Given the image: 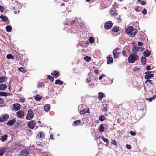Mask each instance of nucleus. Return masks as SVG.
I'll return each mask as SVG.
<instances>
[{
    "label": "nucleus",
    "instance_id": "obj_1",
    "mask_svg": "<svg viewBox=\"0 0 156 156\" xmlns=\"http://www.w3.org/2000/svg\"><path fill=\"white\" fill-rule=\"evenodd\" d=\"M133 27L132 26H130L128 28L126 29L125 30L126 33L129 35L131 37L133 36L137 32V30H134Z\"/></svg>",
    "mask_w": 156,
    "mask_h": 156
},
{
    "label": "nucleus",
    "instance_id": "obj_2",
    "mask_svg": "<svg viewBox=\"0 0 156 156\" xmlns=\"http://www.w3.org/2000/svg\"><path fill=\"white\" fill-rule=\"evenodd\" d=\"M138 56L135 54H131L129 56L128 60L129 63H133L138 58Z\"/></svg>",
    "mask_w": 156,
    "mask_h": 156
},
{
    "label": "nucleus",
    "instance_id": "obj_3",
    "mask_svg": "<svg viewBox=\"0 0 156 156\" xmlns=\"http://www.w3.org/2000/svg\"><path fill=\"white\" fill-rule=\"evenodd\" d=\"M34 113L33 110L30 109L28 110V113L26 117V119L27 120H30L32 119L34 117Z\"/></svg>",
    "mask_w": 156,
    "mask_h": 156
},
{
    "label": "nucleus",
    "instance_id": "obj_4",
    "mask_svg": "<svg viewBox=\"0 0 156 156\" xmlns=\"http://www.w3.org/2000/svg\"><path fill=\"white\" fill-rule=\"evenodd\" d=\"M151 71H147L145 73L146 75L144 76L145 79H149L151 77H154V75L153 74L151 73Z\"/></svg>",
    "mask_w": 156,
    "mask_h": 156
},
{
    "label": "nucleus",
    "instance_id": "obj_5",
    "mask_svg": "<svg viewBox=\"0 0 156 156\" xmlns=\"http://www.w3.org/2000/svg\"><path fill=\"white\" fill-rule=\"evenodd\" d=\"M9 117V116L8 114H3L0 117V121L3 122L8 119Z\"/></svg>",
    "mask_w": 156,
    "mask_h": 156
},
{
    "label": "nucleus",
    "instance_id": "obj_6",
    "mask_svg": "<svg viewBox=\"0 0 156 156\" xmlns=\"http://www.w3.org/2000/svg\"><path fill=\"white\" fill-rule=\"evenodd\" d=\"M36 122L34 120L29 122L27 123V126L30 129H34L36 125Z\"/></svg>",
    "mask_w": 156,
    "mask_h": 156
},
{
    "label": "nucleus",
    "instance_id": "obj_7",
    "mask_svg": "<svg viewBox=\"0 0 156 156\" xmlns=\"http://www.w3.org/2000/svg\"><path fill=\"white\" fill-rule=\"evenodd\" d=\"M112 25L113 24L111 23V21H108L105 23V28L106 30L110 29L112 27Z\"/></svg>",
    "mask_w": 156,
    "mask_h": 156
},
{
    "label": "nucleus",
    "instance_id": "obj_8",
    "mask_svg": "<svg viewBox=\"0 0 156 156\" xmlns=\"http://www.w3.org/2000/svg\"><path fill=\"white\" fill-rule=\"evenodd\" d=\"M17 117L19 118H22L24 115V112L23 111L20 110L16 112Z\"/></svg>",
    "mask_w": 156,
    "mask_h": 156
},
{
    "label": "nucleus",
    "instance_id": "obj_9",
    "mask_svg": "<svg viewBox=\"0 0 156 156\" xmlns=\"http://www.w3.org/2000/svg\"><path fill=\"white\" fill-rule=\"evenodd\" d=\"M119 50L118 48H115L113 51V54L114 59L117 58L119 55V52L117 51Z\"/></svg>",
    "mask_w": 156,
    "mask_h": 156
},
{
    "label": "nucleus",
    "instance_id": "obj_10",
    "mask_svg": "<svg viewBox=\"0 0 156 156\" xmlns=\"http://www.w3.org/2000/svg\"><path fill=\"white\" fill-rule=\"evenodd\" d=\"M29 152L25 150H23L21 151V154L18 156H28L29 155Z\"/></svg>",
    "mask_w": 156,
    "mask_h": 156
},
{
    "label": "nucleus",
    "instance_id": "obj_11",
    "mask_svg": "<svg viewBox=\"0 0 156 156\" xmlns=\"http://www.w3.org/2000/svg\"><path fill=\"white\" fill-rule=\"evenodd\" d=\"M13 108L15 111H17L20 108V105L18 103L15 104L13 105Z\"/></svg>",
    "mask_w": 156,
    "mask_h": 156
},
{
    "label": "nucleus",
    "instance_id": "obj_12",
    "mask_svg": "<svg viewBox=\"0 0 156 156\" xmlns=\"http://www.w3.org/2000/svg\"><path fill=\"white\" fill-rule=\"evenodd\" d=\"M44 137V132L42 131L38 133L37 136V138H38L42 139Z\"/></svg>",
    "mask_w": 156,
    "mask_h": 156
},
{
    "label": "nucleus",
    "instance_id": "obj_13",
    "mask_svg": "<svg viewBox=\"0 0 156 156\" xmlns=\"http://www.w3.org/2000/svg\"><path fill=\"white\" fill-rule=\"evenodd\" d=\"M16 121L15 119H12L9 121L6 124L7 125L12 126L15 123Z\"/></svg>",
    "mask_w": 156,
    "mask_h": 156
},
{
    "label": "nucleus",
    "instance_id": "obj_14",
    "mask_svg": "<svg viewBox=\"0 0 156 156\" xmlns=\"http://www.w3.org/2000/svg\"><path fill=\"white\" fill-rule=\"evenodd\" d=\"M44 111L46 112H48L50 109V105L49 104H46L44 106Z\"/></svg>",
    "mask_w": 156,
    "mask_h": 156
},
{
    "label": "nucleus",
    "instance_id": "obj_15",
    "mask_svg": "<svg viewBox=\"0 0 156 156\" xmlns=\"http://www.w3.org/2000/svg\"><path fill=\"white\" fill-rule=\"evenodd\" d=\"M7 86L6 84H1L0 85V90H6Z\"/></svg>",
    "mask_w": 156,
    "mask_h": 156
},
{
    "label": "nucleus",
    "instance_id": "obj_16",
    "mask_svg": "<svg viewBox=\"0 0 156 156\" xmlns=\"http://www.w3.org/2000/svg\"><path fill=\"white\" fill-rule=\"evenodd\" d=\"M116 10L114 9H112L110 11L111 15L114 16H115L117 15V13H116Z\"/></svg>",
    "mask_w": 156,
    "mask_h": 156
},
{
    "label": "nucleus",
    "instance_id": "obj_17",
    "mask_svg": "<svg viewBox=\"0 0 156 156\" xmlns=\"http://www.w3.org/2000/svg\"><path fill=\"white\" fill-rule=\"evenodd\" d=\"M152 80L148 79L145 82V84L147 86L150 87V84L152 85H153V84L152 82Z\"/></svg>",
    "mask_w": 156,
    "mask_h": 156
},
{
    "label": "nucleus",
    "instance_id": "obj_18",
    "mask_svg": "<svg viewBox=\"0 0 156 156\" xmlns=\"http://www.w3.org/2000/svg\"><path fill=\"white\" fill-rule=\"evenodd\" d=\"M0 18L4 22H6L8 20V18L6 16H3L2 15H1L0 16Z\"/></svg>",
    "mask_w": 156,
    "mask_h": 156
},
{
    "label": "nucleus",
    "instance_id": "obj_19",
    "mask_svg": "<svg viewBox=\"0 0 156 156\" xmlns=\"http://www.w3.org/2000/svg\"><path fill=\"white\" fill-rule=\"evenodd\" d=\"M51 75L53 76L55 78H56L59 75V73L57 71H54L52 72Z\"/></svg>",
    "mask_w": 156,
    "mask_h": 156
},
{
    "label": "nucleus",
    "instance_id": "obj_20",
    "mask_svg": "<svg viewBox=\"0 0 156 156\" xmlns=\"http://www.w3.org/2000/svg\"><path fill=\"white\" fill-rule=\"evenodd\" d=\"M98 99L99 100H101L104 97V94L102 92H99L98 94Z\"/></svg>",
    "mask_w": 156,
    "mask_h": 156
},
{
    "label": "nucleus",
    "instance_id": "obj_21",
    "mask_svg": "<svg viewBox=\"0 0 156 156\" xmlns=\"http://www.w3.org/2000/svg\"><path fill=\"white\" fill-rule=\"evenodd\" d=\"M150 51L147 50L143 53V54L145 57H148L150 55Z\"/></svg>",
    "mask_w": 156,
    "mask_h": 156
},
{
    "label": "nucleus",
    "instance_id": "obj_22",
    "mask_svg": "<svg viewBox=\"0 0 156 156\" xmlns=\"http://www.w3.org/2000/svg\"><path fill=\"white\" fill-rule=\"evenodd\" d=\"M5 152V149L4 148L0 149V156H2Z\"/></svg>",
    "mask_w": 156,
    "mask_h": 156
},
{
    "label": "nucleus",
    "instance_id": "obj_23",
    "mask_svg": "<svg viewBox=\"0 0 156 156\" xmlns=\"http://www.w3.org/2000/svg\"><path fill=\"white\" fill-rule=\"evenodd\" d=\"M89 112V109L87 108H85L84 109L82 110L80 112L81 114H83L85 113H88Z\"/></svg>",
    "mask_w": 156,
    "mask_h": 156
},
{
    "label": "nucleus",
    "instance_id": "obj_24",
    "mask_svg": "<svg viewBox=\"0 0 156 156\" xmlns=\"http://www.w3.org/2000/svg\"><path fill=\"white\" fill-rule=\"evenodd\" d=\"M107 63L108 64H109L113 62V58L112 57H109L107 58Z\"/></svg>",
    "mask_w": 156,
    "mask_h": 156
},
{
    "label": "nucleus",
    "instance_id": "obj_25",
    "mask_svg": "<svg viewBox=\"0 0 156 156\" xmlns=\"http://www.w3.org/2000/svg\"><path fill=\"white\" fill-rule=\"evenodd\" d=\"M42 98V97L39 94H37L35 97V99L37 101H40Z\"/></svg>",
    "mask_w": 156,
    "mask_h": 156
},
{
    "label": "nucleus",
    "instance_id": "obj_26",
    "mask_svg": "<svg viewBox=\"0 0 156 156\" xmlns=\"http://www.w3.org/2000/svg\"><path fill=\"white\" fill-rule=\"evenodd\" d=\"M7 135H4V136H2L1 138L0 139L2 141L4 142L5 140H6L7 137Z\"/></svg>",
    "mask_w": 156,
    "mask_h": 156
},
{
    "label": "nucleus",
    "instance_id": "obj_27",
    "mask_svg": "<svg viewBox=\"0 0 156 156\" xmlns=\"http://www.w3.org/2000/svg\"><path fill=\"white\" fill-rule=\"evenodd\" d=\"M141 62L143 65L146 64V58L145 57H142L141 58Z\"/></svg>",
    "mask_w": 156,
    "mask_h": 156
},
{
    "label": "nucleus",
    "instance_id": "obj_28",
    "mask_svg": "<svg viewBox=\"0 0 156 156\" xmlns=\"http://www.w3.org/2000/svg\"><path fill=\"white\" fill-rule=\"evenodd\" d=\"M12 29V27L9 25H8L6 27V31L8 32H10Z\"/></svg>",
    "mask_w": 156,
    "mask_h": 156
},
{
    "label": "nucleus",
    "instance_id": "obj_29",
    "mask_svg": "<svg viewBox=\"0 0 156 156\" xmlns=\"http://www.w3.org/2000/svg\"><path fill=\"white\" fill-rule=\"evenodd\" d=\"M55 84L62 85L63 83V82L59 80H57L55 82Z\"/></svg>",
    "mask_w": 156,
    "mask_h": 156
},
{
    "label": "nucleus",
    "instance_id": "obj_30",
    "mask_svg": "<svg viewBox=\"0 0 156 156\" xmlns=\"http://www.w3.org/2000/svg\"><path fill=\"white\" fill-rule=\"evenodd\" d=\"M101 138L105 142H106L107 144L109 143L108 140L106 138H104L103 136H101Z\"/></svg>",
    "mask_w": 156,
    "mask_h": 156
},
{
    "label": "nucleus",
    "instance_id": "obj_31",
    "mask_svg": "<svg viewBox=\"0 0 156 156\" xmlns=\"http://www.w3.org/2000/svg\"><path fill=\"white\" fill-rule=\"evenodd\" d=\"M6 58L8 59H13L14 58V56L11 54H9V55H7L6 56Z\"/></svg>",
    "mask_w": 156,
    "mask_h": 156
},
{
    "label": "nucleus",
    "instance_id": "obj_32",
    "mask_svg": "<svg viewBox=\"0 0 156 156\" xmlns=\"http://www.w3.org/2000/svg\"><path fill=\"white\" fill-rule=\"evenodd\" d=\"M18 69L19 71L23 73H25L26 71V69L22 67L19 68Z\"/></svg>",
    "mask_w": 156,
    "mask_h": 156
},
{
    "label": "nucleus",
    "instance_id": "obj_33",
    "mask_svg": "<svg viewBox=\"0 0 156 156\" xmlns=\"http://www.w3.org/2000/svg\"><path fill=\"white\" fill-rule=\"evenodd\" d=\"M104 127L102 124H101L100 126L99 130L101 132H102L104 131Z\"/></svg>",
    "mask_w": 156,
    "mask_h": 156
},
{
    "label": "nucleus",
    "instance_id": "obj_34",
    "mask_svg": "<svg viewBox=\"0 0 156 156\" xmlns=\"http://www.w3.org/2000/svg\"><path fill=\"white\" fill-rule=\"evenodd\" d=\"M111 143L113 145L116 146L117 147H118V145L117 144L116 141L114 140H111Z\"/></svg>",
    "mask_w": 156,
    "mask_h": 156
},
{
    "label": "nucleus",
    "instance_id": "obj_35",
    "mask_svg": "<svg viewBox=\"0 0 156 156\" xmlns=\"http://www.w3.org/2000/svg\"><path fill=\"white\" fill-rule=\"evenodd\" d=\"M74 123L76 126H78L80 123V120L74 121L73 122Z\"/></svg>",
    "mask_w": 156,
    "mask_h": 156
},
{
    "label": "nucleus",
    "instance_id": "obj_36",
    "mask_svg": "<svg viewBox=\"0 0 156 156\" xmlns=\"http://www.w3.org/2000/svg\"><path fill=\"white\" fill-rule=\"evenodd\" d=\"M84 59L87 62H89L91 59V58L87 56L84 58Z\"/></svg>",
    "mask_w": 156,
    "mask_h": 156
},
{
    "label": "nucleus",
    "instance_id": "obj_37",
    "mask_svg": "<svg viewBox=\"0 0 156 156\" xmlns=\"http://www.w3.org/2000/svg\"><path fill=\"white\" fill-rule=\"evenodd\" d=\"M44 84L42 83H38L37 87L38 88L44 87Z\"/></svg>",
    "mask_w": 156,
    "mask_h": 156
},
{
    "label": "nucleus",
    "instance_id": "obj_38",
    "mask_svg": "<svg viewBox=\"0 0 156 156\" xmlns=\"http://www.w3.org/2000/svg\"><path fill=\"white\" fill-rule=\"evenodd\" d=\"M105 117L103 115H101L99 117V120L100 121H103L105 120Z\"/></svg>",
    "mask_w": 156,
    "mask_h": 156
},
{
    "label": "nucleus",
    "instance_id": "obj_39",
    "mask_svg": "<svg viewBox=\"0 0 156 156\" xmlns=\"http://www.w3.org/2000/svg\"><path fill=\"white\" fill-rule=\"evenodd\" d=\"M137 1L139 2H140L141 5H145L146 4L145 2L141 1V0H137Z\"/></svg>",
    "mask_w": 156,
    "mask_h": 156
},
{
    "label": "nucleus",
    "instance_id": "obj_40",
    "mask_svg": "<svg viewBox=\"0 0 156 156\" xmlns=\"http://www.w3.org/2000/svg\"><path fill=\"white\" fill-rule=\"evenodd\" d=\"M114 4L113 5H112V9H115L117 8V4L115 2H114Z\"/></svg>",
    "mask_w": 156,
    "mask_h": 156
},
{
    "label": "nucleus",
    "instance_id": "obj_41",
    "mask_svg": "<svg viewBox=\"0 0 156 156\" xmlns=\"http://www.w3.org/2000/svg\"><path fill=\"white\" fill-rule=\"evenodd\" d=\"M7 95V94L4 92H0V95L2 96H6Z\"/></svg>",
    "mask_w": 156,
    "mask_h": 156
},
{
    "label": "nucleus",
    "instance_id": "obj_42",
    "mask_svg": "<svg viewBox=\"0 0 156 156\" xmlns=\"http://www.w3.org/2000/svg\"><path fill=\"white\" fill-rule=\"evenodd\" d=\"M89 41L91 43H93L94 42V39L92 37H89Z\"/></svg>",
    "mask_w": 156,
    "mask_h": 156
},
{
    "label": "nucleus",
    "instance_id": "obj_43",
    "mask_svg": "<svg viewBox=\"0 0 156 156\" xmlns=\"http://www.w3.org/2000/svg\"><path fill=\"white\" fill-rule=\"evenodd\" d=\"M5 80V77L4 76L0 77V82L2 83Z\"/></svg>",
    "mask_w": 156,
    "mask_h": 156
},
{
    "label": "nucleus",
    "instance_id": "obj_44",
    "mask_svg": "<svg viewBox=\"0 0 156 156\" xmlns=\"http://www.w3.org/2000/svg\"><path fill=\"white\" fill-rule=\"evenodd\" d=\"M48 78L51 81H53L54 80V78L51 76H48Z\"/></svg>",
    "mask_w": 156,
    "mask_h": 156
},
{
    "label": "nucleus",
    "instance_id": "obj_45",
    "mask_svg": "<svg viewBox=\"0 0 156 156\" xmlns=\"http://www.w3.org/2000/svg\"><path fill=\"white\" fill-rule=\"evenodd\" d=\"M112 30L114 32H117L118 31V29L117 27H115V28L113 27L112 29Z\"/></svg>",
    "mask_w": 156,
    "mask_h": 156
},
{
    "label": "nucleus",
    "instance_id": "obj_46",
    "mask_svg": "<svg viewBox=\"0 0 156 156\" xmlns=\"http://www.w3.org/2000/svg\"><path fill=\"white\" fill-rule=\"evenodd\" d=\"M130 133L131 135L134 136L135 135L136 133L135 132L133 131H130Z\"/></svg>",
    "mask_w": 156,
    "mask_h": 156
},
{
    "label": "nucleus",
    "instance_id": "obj_47",
    "mask_svg": "<svg viewBox=\"0 0 156 156\" xmlns=\"http://www.w3.org/2000/svg\"><path fill=\"white\" fill-rule=\"evenodd\" d=\"M103 106H104V107H103V111H105L107 110V107L106 105L105 104V105H104Z\"/></svg>",
    "mask_w": 156,
    "mask_h": 156
},
{
    "label": "nucleus",
    "instance_id": "obj_48",
    "mask_svg": "<svg viewBox=\"0 0 156 156\" xmlns=\"http://www.w3.org/2000/svg\"><path fill=\"white\" fill-rule=\"evenodd\" d=\"M20 101L22 103H23L25 102V99L23 98H21L20 99Z\"/></svg>",
    "mask_w": 156,
    "mask_h": 156
},
{
    "label": "nucleus",
    "instance_id": "obj_49",
    "mask_svg": "<svg viewBox=\"0 0 156 156\" xmlns=\"http://www.w3.org/2000/svg\"><path fill=\"white\" fill-rule=\"evenodd\" d=\"M122 54L123 56H125L126 54V52L125 50H123L122 51Z\"/></svg>",
    "mask_w": 156,
    "mask_h": 156
},
{
    "label": "nucleus",
    "instance_id": "obj_50",
    "mask_svg": "<svg viewBox=\"0 0 156 156\" xmlns=\"http://www.w3.org/2000/svg\"><path fill=\"white\" fill-rule=\"evenodd\" d=\"M142 12L144 14H146L147 13V10L145 9H144V10L142 11Z\"/></svg>",
    "mask_w": 156,
    "mask_h": 156
},
{
    "label": "nucleus",
    "instance_id": "obj_51",
    "mask_svg": "<svg viewBox=\"0 0 156 156\" xmlns=\"http://www.w3.org/2000/svg\"><path fill=\"white\" fill-rule=\"evenodd\" d=\"M126 147L129 149H130L131 148V146L130 145L128 144H126Z\"/></svg>",
    "mask_w": 156,
    "mask_h": 156
},
{
    "label": "nucleus",
    "instance_id": "obj_52",
    "mask_svg": "<svg viewBox=\"0 0 156 156\" xmlns=\"http://www.w3.org/2000/svg\"><path fill=\"white\" fill-rule=\"evenodd\" d=\"M134 48L135 50L137 51L140 50V48L138 47H135Z\"/></svg>",
    "mask_w": 156,
    "mask_h": 156
},
{
    "label": "nucleus",
    "instance_id": "obj_53",
    "mask_svg": "<svg viewBox=\"0 0 156 156\" xmlns=\"http://www.w3.org/2000/svg\"><path fill=\"white\" fill-rule=\"evenodd\" d=\"M91 80V79L90 78H88L86 80V82L87 83H89Z\"/></svg>",
    "mask_w": 156,
    "mask_h": 156
},
{
    "label": "nucleus",
    "instance_id": "obj_54",
    "mask_svg": "<svg viewBox=\"0 0 156 156\" xmlns=\"http://www.w3.org/2000/svg\"><path fill=\"white\" fill-rule=\"evenodd\" d=\"M3 10H4V8L3 7L0 5V11L1 12H3Z\"/></svg>",
    "mask_w": 156,
    "mask_h": 156
},
{
    "label": "nucleus",
    "instance_id": "obj_55",
    "mask_svg": "<svg viewBox=\"0 0 156 156\" xmlns=\"http://www.w3.org/2000/svg\"><path fill=\"white\" fill-rule=\"evenodd\" d=\"M140 69L139 68H134L133 69V71L135 72L139 71Z\"/></svg>",
    "mask_w": 156,
    "mask_h": 156
},
{
    "label": "nucleus",
    "instance_id": "obj_56",
    "mask_svg": "<svg viewBox=\"0 0 156 156\" xmlns=\"http://www.w3.org/2000/svg\"><path fill=\"white\" fill-rule=\"evenodd\" d=\"M143 44V43L142 42H138V44L139 46H141Z\"/></svg>",
    "mask_w": 156,
    "mask_h": 156
},
{
    "label": "nucleus",
    "instance_id": "obj_57",
    "mask_svg": "<svg viewBox=\"0 0 156 156\" xmlns=\"http://www.w3.org/2000/svg\"><path fill=\"white\" fill-rule=\"evenodd\" d=\"M146 69L147 70H150L151 69V67L149 66H146Z\"/></svg>",
    "mask_w": 156,
    "mask_h": 156
},
{
    "label": "nucleus",
    "instance_id": "obj_58",
    "mask_svg": "<svg viewBox=\"0 0 156 156\" xmlns=\"http://www.w3.org/2000/svg\"><path fill=\"white\" fill-rule=\"evenodd\" d=\"M3 100L1 98H0V104H1L3 103Z\"/></svg>",
    "mask_w": 156,
    "mask_h": 156
},
{
    "label": "nucleus",
    "instance_id": "obj_59",
    "mask_svg": "<svg viewBox=\"0 0 156 156\" xmlns=\"http://www.w3.org/2000/svg\"><path fill=\"white\" fill-rule=\"evenodd\" d=\"M50 138L51 139H52V140H53L54 139V137H53V135L52 134H51L50 135Z\"/></svg>",
    "mask_w": 156,
    "mask_h": 156
},
{
    "label": "nucleus",
    "instance_id": "obj_60",
    "mask_svg": "<svg viewBox=\"0 0 156 156\" xmlns=\"http://www.w3.org/2000/svg\"><path fill=\"white\" fill-rule=\"evenodd\" d=\"M94 72L96 74H97L98 73V70H94Z\"/></svg>",
    "mask_w": 156,
    "mask_h": 156
},
{
    "label": "nucleus",
    "instance_id": "obj_61",
    "mask_svg": "<svg viewBox=\"0 0 156 156\" xmlns=\"http://www.w3.org/2000/svg\"><path fill=\"white\" fill-rule=\"evenodd\" d=\"M135 10L137 12H139L140 11L138 7H137V8L135 9Z\"/></svg>",
    "mask_w": 156,
    "mask_h": 156
},
{
    "label": "nucleus",
    "instance_id": "obj_62",
    "mask_svg": "<svg viewBox=\"0 0 156 156\" xmlns=\"http://www.w3.org/2000/svg\"><path fill=\"white\" fill-rule=\"evenodd\" d=\"M37 144V145H42V142H40V143H39V142H38Z\"/></svg>",
    "mask_w": 156,
    "mask_h": 156
},
{
    "label": "nucleus",
    "instance_id": "obj_63",
    "mask_svg": "<svg viewBox=\"0 0 156 156\" xmlns=\"http://www.w3.org/2000/svg\"><path fill=\"white\" fill-rule=\"evenodd\" d=\"M152 98H149L148 99V101H152Z\"/></svg>",
    "mask_w": 156,
    "mask_h": 156
},
{
    "label": "nucleus",
    "instance_id": "obj_64",
    "mask_svg": "<svg viewBox=\"0 0 156 156\" xmlns=\"http://www.w3.org/2000/svg\"><path fill=\"white\" fill-rule=\"evenodd\" d=\"M103 77L101 76H100L99 77V80H101L102 78Z\"/></svg>",
    "mask_w": 156,
    "mask_h": 156
}]
</instances>
